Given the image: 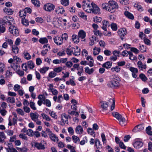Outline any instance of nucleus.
I'll return each instance as SVG.
<instances>
[{"label": "nucleus", "mask_w": 152, "mask_h": 152, "mask_svg": "<svg viewBox=\"0 0 152 152\" xmlns=\"http://www.w3.org/2000/svg\"><path fill=\"white\" fill-rule=\"evenodd\" d=\"M118 5L116 3L112 0H110L108 3H105L102 4V8L103 9L107 10L110 13H113L118 8Z\"/></svg>", "instance_id": "obj_1"}, {"label": "nucleus", "mask_w": 152, "mask_h": 152, "mask_svg": "<svg viewBox=\"0 0 152 152\" xmlns=\"http://www.w3.org/2000/svg\"><path fill=\"white\" fill-rule=\"evenodd\" d=\"M82 7L83 9L86 12L88 13H91V3L88 1H84L83 2Z\"/></svg>", "instance_id": "obj_2"}, {"label": "nucleus", "mask_w": 152, "mask_h": 152, "mask_svg": "<svg viewBox=\"0 0 152 152\" xmlns=\"http://www.w3.org/2000/svg\"><path fill=\"white\" fill-rule=\"evenodd\" d=\"M112 115L113 116L118 120V123L121 126H123L124 124V119L122 115L116 112H113Z\"/></svg>", "instance_id": "obj_3"}, {"label": "nucleus", "mask_w": 152, "mask_h": 152, "mask_svg": "<svg viewBox=\"0 0 152 152\" xmlns=\"http://www.w3.org/2000/svg\"><path fill=\"white\" fill-rule=\"evenodd\" d=\"M34 67V65L33 61H28L27 64H22V67L23 70L27 71V67L30 69H33Z\"/></svg>", "instance_id": "obj_4"}, {"label": "nucleus", "mask_w": 152, "mask_h": 152, "mask_svg": "<svg viewBox=\"0 0 152 152\" xmlns=\"http://www.w3.org/2000/svg\"><path fill=\"white\" fill-rule=\"evenodd\" d=\"M91 12L96 14H98L100 13V9L97 6L93 3H91Z\"/></svg>", "instance_id": "obj_5"}, {"label": "nucleus", "mask_w": 152, "mask_h": 152, "mask_svg": "<svg viewBox=\"0 0 152 152\" xmlns=\"http://www.w3.org/2000/svg\"><path fill=\"white\" fill-rule=\"evenodd\" d=\"M9 31L14 35L17 36L18 35L19 31L17 28L13 26H10L9 27Z\"/></svg>", "instance_id": "obj_6"}, {"label": "nucleus", "mask_w": 152, "mask_h": 152, "mask_svg": "<svg viewBox=\"0 0 152 152\" xmlns=\"http://www.w3.org/2000/svg\"><path fill=\"white\" fill-rule=\"evenodd\" d=\"M14 20L13 18L9 16L4 17L3 19V22L6 23L8 25H11L12 22Z\"/></svg>", "instance_id": "obj_7"}, {"label": "nucleus", "mask_w": 152, "mask_h": 152, "mask_svg": "<svg viewBox=\"0 0 152 152\" xmlns=\"http://www.w3.org/2000/svg\"><path fill=\"white\" fill-rule=\"evenodd\" d=\"M32 146H34L35 148H36L39 150H44L45 147L44 145H43L42 143L35 142L34 144H32Z\"/></svg>", "instance_id": "obj_8"}, {"label": "nucleus", "mask_w": 152, "mask_h": 152, "mask_svg": "<svg viewBox=\"0 0 152 152\" xmlns=\"http://www.w3.org/2000/svg\"><path fill=\"white\" fill-rule=\"evenodd\" d=\"M55 7V6L53 4L48 3L44 5V9L46 11L50 12L53 10Z\"/></svg>", "instance_id": "obj_9"}, {"label": "nucleus", "mask_w": 152, "mask_h": 152, "mask_svg": "<svg viewBox=\"0 0 152 152\" xmlns=\"http://www.w3.org/2000/svg\"><path fill=\"white\" fill-rule=\"evenodd\" d=\"M52 24L56 28H58L63 25L61 23V21L60 18L57 19L53 21L52 22Z\"/></svg>", "instance_id": "obj_10"}, {"label": "nucleus", "mask_w": 152, "mask_h": 152, "mask_svg": "<svg viewBox=\"0 0 152 152\" xmlns=\"http://www.w3.org/2000/svg\"><path fill=\"white\" fill-rule=\"evenodd\" d=\"M144 128V126L143 124L138 125L134 127L132 130V131L134 132H136L142 130Z\"/></svg>", "instance_id": "obj_11"}, {"label": "nucleus", "mask_w": 152, "mask_h": 152, "mask_svg": "<svg viewBox=\"0 0 152 152\" xmlns=\"http://www.w3.org/2000/svg\"><path fill=\"white\" fill-rule=\"evenodd\" d=\"M53 40L55 43L57 45H61L63 42L61 38L58 36L54 37L53 38Z\"/></svg>", "instance_id": "obj_12"}, {"label": "nucleus", "mask_w": 152, "mask_h": 152, "mask_svg": "<svg viewBox=\"0 0 152 152\" xmlns=\"http://www.w3.org/2000/svg\"><path fill=\"white\" fill-rule=\"evenodd\" d=\"M119 85L118 82L114 80H111L107 84L108 87L111 88H115L118 86Z\"/></svg>", "instance_id": "obj_13"}, {"label": "nucleus", "mask_w": 152, "mask_h": 152, "mask_svg": "<svg viewBox=\"0 0 152 152\" xmlns=\"http://www.w3.org/2000/svg\"><path fill=\"white\" fill-rule=\"evenodd\" d=\"M137 67L140 70H142L143 69H146L147 68L146 64H143L141 61H138L137 63Z\"/></svg>", "instance_id": "obj_14"}, {"label": "nucleus", "mask_w": 152, "mask_h": 152, "mask_svg": "<svg viewBox=\"0 0 152 152\" xmlns=\"http://www.w3.org/2000/svg\"><path fill=\"white\" fill-rule=\"evenodd\" d=\"M143 145L142 142L136 140L133 144L134 147L136 148H139L142 147Z\"/></svg>", "instance_id": "obj_15"}, {"label": "nucleus", "mask_w": 152, "mask_h": 152, "mask_svg": "<svg viewBox=\"0 0 152 152\" xmlns=\"http://www.w3.org/2000/svg\"><path fill=\"white\" fill-rule=\"evenodd\" d=\"M30 116L33 121H36V120L38 119L39 115L37 113H30Z\"/></svg>", "instance_id": "obj_16"}, {"label": "nucleus", "mask_w": 152, "mask_h": 152, "mask_svg": "<svg viewBox=\"0 0 152 152\" xmlns=\"http://www.w3.org/2000/svg\"><path fill=\"white\" fill-rule=\"evenodd\" d=\"M78 36L80 38L84 39L86 37V33L83 30H81L78 32Z\"/></svg>", "instance_id": "obj_17"}, {"label": "nucleus", "mask_w": 152, "mask_h": 152, "mask_svg": "<svg viewBox=\"0 0 152 152\" xmlns=\"http://www.w3.org/2000/svg\"><path fill=\"white\" fill-rule=\"evenodd\" d=\"M75 131L77 134H80L83 133V130L81 126L78 125L76 127Z\"/></svg>", "instance_id": "obj_18"}, {"label": "nucleus", "mask_w": 152, "mask_h": 152, "mask_svg": "<svg viewBox=\"0 0 152 152\" xmlns=\"http://www.w3.org/2000/svg\"><path fill=\"white\" fill-rule=\"evenodd\" d=\"M56 12L58 14H63L65 10L62 7H58L55 10Z\"/></svg>", "instance_id": "obj_19"}, {"label": "nucleus", "mask_w": 152, "mask_h": 152, "mask_svg": "<svg viewBox=\"0 0 152 152\" xmlns=\"http://www.w3.org/2000/svg\"><path fill=\"white\" fill-rule=\"evenodd\" d=\"M103 26L102 27V28L104 31H106L107 27L110 26L109 23L107 21L104 20L102 21Z\"/></svg>", "instance_id": "obj_20"}, {"label": "nucleus", "mask_w": 152, "mask_h": 152, "mask_svg": "<svg viewBox=\"0 0 152 152\" xmlns=\"http://www.w3.org/2000/svg\"><path fill=\"white\" fill-rule=\"evenodd\" d=\"M78 36L73 35L72 36V39L75 43L77 44L79 42L80 39Z\"/></svg>", "instance_id": "obj_21"}, {"label": "nucleus", "mask_w": 152, "mask_h": 152, "mask_svg": "<svg viewBox=\"0 0 152 152\" xmlns=\"http://www.w3.org/2000/svg\"><path fill=\"white\" fill-rule=\"evenodd\" d=\"M6 138L4 133L3 132H0V142L3 143L4 141V139Z\"/></svg>", "instance_id": "obj_22"}, {"label": "nucleus", "mask_w": 152, "mask_h": 152, "mask_svg": "<svg viewBox=\"0 0 152 152\" xmlns=\"http://www.w3.org/2000/svg\"><path fill=\"white\" fill-rule=\"evenodd\" d=\"M112 65V63L110 61H108L105 63L102 64V66L103 67H104L106 69L110 68Z\"/></svg>", "instance_id": "obj_23"}, {"label": "nucleus", "mask_w": 152, "mask_h": 152, "mask_svg": "<svg viewBox=\"0 0 152 152\" xmlns=\"http://www.w3.org/2000/svg\"><path fill=\"white\" fill-rule=\"evenodd\" d=\"M94 71V68L90 69L88 67H86L85 68V72L89 75L92 74Z\"/></svg>", "instance_id": "obj_24"}, {"label": "nucleus", "mask_w": 152, "mask_h": 152, "mask_svg": "<svg viewBox=\"0 0 152 152\" xmlns=\"http://www.w3.org/2000/svg\"><path fill=\"white\" fill-rule=\"evenodd\" d=\"M48 135L52 141L55 142L56 140L57 142L58 141V137H56L54 134L51 133V134H48Z\"/></svg>", "instance_id": "obj_25"}, {"label": "nucleus", "mask_w": 152, "mask_h": 152, "mask_svg": "<svg viewBox=\"0 0 152 152\" xmlns=\"http://www.w3.org/2000/svg\"><path fill=\"white\" fill-rule=\"evenodd\" d=\"M115 141L117 143L119 144V146L121 148L124 149V143L123 142H120V139L117 137H115Z\"/></svg>", "instance_id": "obj_26"}, {"label": "nucleus", "mask_w": 152, "mask_h": 152, "mask_svg": "<svg viewBox=\"0 0 152 152\" xmlns=\"http://www.w3.org/2000/svg\"><path fill=\"white\" fill-rule=\"evenodd\" d=\"M124 14L128 18L131 19H133L134 18L133 15L128 11H125Z\"/></svg>", "instance_id": "obj_27"}, {"label": "nucleus", "mask_w": 152, "mask_h": 152, "mask_svg": "<svg viewBox=\"0 0 152 152\" xmlns=\"http://www.w3.org/2000/svg\"><path fill=\"white\" fill-rule=\"evenodd\" d=\"M23 54L24 55V58L28 60L31 58V56L26 51H24L23 52Z\"/></svg>", "instance_id": "obj_28"}, {"label": "nucleus", "mask_w": 152, "mask_h": 152, "mask_svg": "<svg viewBox=\"0 0 152 152\" xmlns=\"http://www.w3.org/2000/svg\"><path fill=\"white\" fill-rule=\"evenodd\" d=\"M68 116H69V115H66L65 113H64L62 115L61 119L64 124H65V123L66 122V121H68Z\"/></svg>", "instance_id": "obj_29"}, {"label": "nucleus", "mask_w": 152, "mask_h": 152, "mask_svg": "<svg viewBox=\"0 0 152 152\" xmlns=\"http://www.w3.org/2000/svg\"><path fill=\"white\" fill-rule=\"evenodd\" d=\"M123 32H124V29L122 28H121L118 31V34L122 40H123L124 38Z\"/></svg>", "instance_id": "obj_30"}, {"label": "nucleus", "mask_w": 152, "mask_h": 152, "mask_svg": "<svg viewBox=\"0 0 152 152\" xmlns=\"http://www.w3.org/2000/svg\"><path fill=\"white\" fill-rule=\"evenodd\" d=\"M134 7L140 11H142L143 10V9L142 6L137 3H135L134 4Z\"/></svg>", "instance_id": "obj_31"}, {"label": "nucleus", "mask_w": 152, "mask_h": 152, "mask_svg": "<svg viewBox=\"0 0 152 152\" xmlns=\"http://www.w3.org/2000/svg\"><path fill=\"white\" fill-rule=\"evenodd\" d=\"M12 50L13 53L14 54H17L19 51V49L17 46L15 45H12Z\"/></svg>", "instance_id": "obj_32"}, {"label": "nucleus", "mask_w": 152, "mask_h": 152, "mask_svg": "<svg viewBox=\"0 0 152 152\" xmlns=\"http://www.w3.org/2000/svg\"><path fill=\"white\" fill-rule=\"evenodd\" d=\"M80 49L77 46L76 50L75 48V50H73V54L76 56H78L80 54Z\"/></svg>", "instance_id": "obj_33"}, {"label": "nucleus", "mask_w": 152, "mask_h": 152, "mask_svg": "<svg viewBox=\"0 0 152 152\" xmlns=\"http://www.w3.org/2000/svg\"><path fill=\"white\" fill-rule=\"evenodd\" d=\"M39 42L42 44L47 43L48 42V40L46 37L41 38L39 40Z\"/></svg>", "instance_id": "obj_34"}, {"label": "nucleus", "mask_w": 152, "mask_h": 152, "mask_svg": "<svg viewBox=\"0 0 152 152\" xmlns=\"http://www.w3.org/2000/svg\"><path fill=\"white\" fill-rule=\"evenodd\" d=\"M11 67L15 71H17L20 69V67L18 63L16 64H13L11 66Z\"/></svg>", "instance_id": "obj_35"}, {"label": "nucleus", "mask_w": 152, "mask_h": 152, "mask_svg": "<svg viewBox=\"0 0 152 152\" xmlns=\"http://www.w3.org/2000/svg\"><path fill=\"white\" fill-rule=\"evenodd\" d=\"M31 2L35 6L38 7L40 6V3L38 0H31Z\"/></svg>", "instance_id": "obj_36"}, {"label": "nucleus", "mask_w": 152, "mask_h": 152, "mask_svg": "<svg viewBox=\"0 0 152 152\" xmlns=\"http://www.w3.org/2000/svg\"><path fill=\"white\" fill-rule=\"evenodd\" d=\"M98 41V39H96V38L95 37L92 36V37L91 39H90L91 42H89V45L91 46H92L94 45V41Z\"/></svg>", "instance_id": "obj_37"}, {"label": "nucleus", "mask_w": 152, "mask_h": 152, "mask_svg": "<svg viewBox=\"0 0 152 152\" xmlns=\"http://www.w3.org/2000/svg\"><path fill=\"white\" fill-rule=\"evenodd\" d=\"M4 11L9 15H11L12 13V11L11 9L8 7H5L4 9Z\"/></svg>", "instance_id": "obj_38"}, {"label": "nucleus", "mask_w": 152, "mask_h": 152, "mask_svg": "<svg viewBox=\"0 0 152 152\" xmlns=\"http://www.w3.org/2000/svg\"><path fill=\"white\" fill-rule=\"evenodd\" d=\"M49 69L48 67H44L39 69V72L42 74H45L46 72Z\"/></svg>", "instance_id": "obj_39"}, {"label": "nucleus", "mask_w": 152, "mask_h": 152, "mask_svg": "<svg viewBox=\"0 0 152 152\" xmlns=\"http://www.w3.org/2000/svg\"><path fill=\"white\" fill-rule=\"evenodd\" d=\"M61 38L63 42H65L67 40L68 38L67 34L65 33H64L62 35Z\"/></svg>", "instance_id": "obj_40"}, {"label": "nucleus", "mask_w": 152, "mask_h": 152, "mask_svg": "<svg viewBox=\"0 0 152 152\" xmlns=\"http://www.w3.org/2000/svg\"><path fill=\"white\" fill-rule=\"evenodd\" d=\"M73 50H75V48L73 47L71 48L70 49L67 48L66 50L67 54L69 55H71L72 53H73Z\"/></svg>", "instance_id": "obj_41"}, {"label": "nucleus", "mask_w": 152, "mask_h": 152, "mask_svg": "<svg viewBox=\"0 0 152 152\" xmlns=\"http://www.w3.org/2000/svg\"><path fill=\"white\" fill-rule=\"evenodd\" d=\"M61 2L62 4L65 6H67L69 4V0H61Z\"/></svg>", "instance_id": "obj_42"}, {"label": "nucleus", "mask_w": 152, "mask_h": 152, "mask_svg": "<svg viewBox=\"0 0 152 152\" xmlns=\"http://www.w3.org/2000/svg\"><path fill=\"white\" fill-rule=\"evenodd\" d=\"M78 15L80 17L85 20H86L87 19V15H85V13L83 12H79L78 13Z\"/></svg>", "instance_id": "obj_43"}, {"label": "nucleus", "mask_w": 152, "mask_h": 152, "mask_svg": "<svg viewBox=\"0 0 152 152\" xmlns=\"http://www.w3.org/2000/svg\"><path fill=\"white\" fill-rule=\"evenodd\" d=\"M140 78L144 82L147 80V78L146 77L143 73L140 74L139 75Z\"/></svg>", "instance_id": "obj_44"}, {"label": "nucleus", "mask_w": 152, "mask_h": 152, "mask_svg": "<svg viewBox=\"0 0 152 152\" xmlns=\"http://www.w3.org/2000/svg\"><path fill=\"white\" fill-rule=\"evenodd\" d=\"M29 105L30 107L33 110H36L37 108L35 107V103L32 102H29Z\"/></svg>", "instance_id": "obj_45"}, {"label": "nucleus", "mask_w": 152, "mask_h": 152, "mask_svg": "<svg viewBox=\"0 0 152 152\" xmlns=\"http://www.w3.org/2000/svg\"><path fill=\"white\" fill-rule=\"evenodd\" d=\"M144 43L146 45L150 46L151 45V41L148 39L145 38L143 39Z\"/></svg>", "instance_id": "obj_46"}, {"label": "nucleus", "mask_w": 152, "mask_h": 152, "mask_svg": "<svg viewBox=\"0 0 152 152\" xmlns=\"http://www.w3.org/2000/svg\"><path fill=\"white\" fill-rule=\"evenodd\" d=\"M7 101L8 102L14 103L15 102V99L13 97H8L7 99Z\"/></svg>", "instance_id": "obj_47"}, {"label": "nucleus", "mask_w": 152, "mask_h": 152, "mask_svg": "<svg viewBox=\"0 0 152 152\" xmlns=\"http://www.w3.org/2000/svg\"><path fill=\"white\" fill-rule=\"evenodd\" d=\"M41 116L43 119H45L47 121H49L50 120L49 116L45 114L42 113Z\"/></svg>", "instance_id": "obj_48"}, {"label": "nucleus", "mask_w": 152, "mask_h": 152, "mask_svg": "<svg viewBox=\"0 0 152 152\" xmlns=\"http://www.w3.org/2000/svg\"><path fill=\"white\" fill-rule=\"evenodd\" d=\"M87 132L88 134H90L91 135L93 136V135L94 134V136H95V132L91 128H88V129Z\"/></svg>", "instance_id": "obj_49"}, {"label": "nucleus", "mask_w": 152, "mask_h": 152, "mask_svg": "<svg viewBox=\"0 0 152 152\" xmlns=\"http://www.w3.org/2000/svg\"><path fill=\"white\" fill-rule=\"evenodd\" d=\"M72 139L73 142L75 143L80 141L79 138L75 135H73L72 136Z\"/></svg>", "instance_id": "obj_50"}, {"label": "nucleus", "mask_w": 152, "mask_h": 152, "mask_svg": "<svg viewBox=\"0 0 152 152\" xmlns=\"http://www.w3.org/2000/svg\"><path fill=\"white\" fill-rule=\"evenodd\" d=\"M110 25L111 28L113 31H116L117 30V26L116 23H112Z\"/></svg>", "instance_id": "obj_51"}, {"label": "nucleus", "mask_w": 152, "mask_h": 152, "mask_svg": "<svg viewBox=\"0 0 152 152\" xmlns=\"http://www.w3.org/2000/svg\"><path fill=\"white\" fill-rule=\"evenodd\" d=\"M139 49L141 52H145L146 50V47L144 45H140Z\"/></svg>", "instance_id": "obj_52"}, {"label": "nucleus", "mask_w": 152, "mask_h": 152, "mask_svg": "<svg viewBox=\"0 0 152 152\" xmlns=\"http://www.w3.org/2000/svg\"><path fill=\"white\" fill-rule=\"evenodd\" d=\"M22 23L25 26H27L28 25L29 22L28 20L24 18L22 19Z\"/></svg>", "instance_id": "obj_53"}, {"label": "nucleus", "mask_w": 152, "mask_h": 152, "mask_svg": "<svg viewBox=\"0 0 152 152\" xmlns=\"http://www.w3.org/2000/svg\"><path fill=\"white\" fill-rule=\"evenodd\" d=\"M129 70L132 72V73H137L138 72V69L136 68L130 67Z\"/></svg>", "instance_id": "obj_54"}, {"label": "nucleus", "mask_w": 152, "mask_h": 152, "mask_svg": "<svg viewBox=\"0 0 152 152\" xmlns=\"http://www.w3.org/2000/svg\"><path fill=\"white\" fill-rule=\"evenodd\" d=\"M16 149L19 152H26L27 151V149L26 148H20L16 147Z\"/></svg>", "instance_id": "obj_55"}, {"label": "nucleus", "mask_w": 152, "mask_h": 152, "mask_svg": "<svg viewBox=\"0 0 152 152\" xmlns=\"http://www.w3.org/2000/svg\"><path fill=\"white\" fill-rule=\"evenodd\" d=\"M121 68L118 66H116L114 67H112L111 69L113 72L115 71L116 72H118L120 71Z\"/></svg>", "instance_id": "obj_56"}, {"label": "nucleus", "mask_w": 152, "mask_h": 152, "mask_svg": "<svg viewBox=\"0 0 152 152\" xmlns=\"http://www.w3.org/2000/svg\"><path fill=\"white\" fill-rule=\"evenodd\" d=\"M111 77V80H114L115 81H117L118 82L119 81H120V79L116 75H112Z\"/></svg>", "instance_id": "obj_57"}, {"label": "nucleus", "mask_w": 152, "mask_h": 152, "mask_svg": "<svg viewBox=\"0 0 152 152\" xmlns=\"http://www.w3.org/2000/svg\"><path fill=\"white\" fill-rule=\"evenodd\" d=\"M101 106L103 109L105 110H107L108 104L106 102H104L102 104Z\"/></svg>", "instance_id": "obj_58"}, {"label": "nucleus", "mask_w": 152, "mask_h": 152, "mask_svg": "<svg viewBox=\"0 0 152 152\" xmlns=\"http://www.w3.org/2000/svg\"><path fill=\"white\" fill-rule=\"evenodd\" d=\"M62 70L63 68L62 67H59L54 69V71L57 73H58L62 71Z\"/></svg>", "instance_id": "obj_59"}, {"label": "nucleus", "mask_w": 152, "mask_h": 152, "mask_svg": "<svg viewBox=\"0 0 152 152\" xmlns=\"http://www.w3.org/2000/svg\"><path fill=\"white\" fill-rule=\"evenodd\" d=\"M7 152H16V150L15 148H13L9 147L8 148H6Z\"/></svg>", "instance_id": "obj_60"}, {"label": "nucleus", "mask_w": 152, "mask_h": 152, "mask_svg": "<svg viewBox=\"0 0 152 152\" xmlns=\"http://www.w3.org/2000/svg\"><path fill=\"white\" fill-rule=\"evenodd\" d=\"M5 31V25L2 24L0 25V32L2 33H4Z\"/></svg>", "instance_id": "obj_61"}, {"label": "nucleus", "mask_w": 152, "mask_h": 152, "mask_svg": "<svg viewBox=\"0 0 152 152\" xmlns=\"http://www.w3.org/2000/svg\"><path fill=\"white\" fill-rule=\"evenodd\" d=\"M33 133V132L31 129H28L27 131L26 134L29 136H32Z\"/></svg>", "instance_id": "obj_62"}, {"label": "nucleus", "mask_w": 152, "mask_h": 152, "mask_svg": "<svg viewBox=\"0 0 152 152\" xmlns=\"http://www.w3.org/2000/svg\"><path fill=\"white\" fill-rule=\"evenodd\" d=\"M56 73L54 72H51L49 73L48 76L50 77L53 78L56 76Z\"/></svg>", "instance_id": "obj_63"}, {"label": "nucleus", "mask_w": 152, "mask_h": 152, "mask_svg": "<svg viewBox=\"0 0 152 152\" xmlns=\"http://www.w3.org/2000/svg\"><path fill=\"white\" fill-rule=\"evenodd\" d=\"M5 132L7 133V134L9 136H11L13 135L14 133L13 131L11 130H6Z\"/></svg>", "instance_id": "obj_64"}]
</instances>
